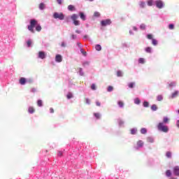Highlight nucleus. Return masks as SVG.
Wrapping results in <instances>:
<instances>
[{"instance_id":"nucleus-1","label":"nucleus","mask_w":179,"mask_h":179,"mask_svg":"<svg viewBox=\"0 0 179 179\" xmlns=\"http://www.w3.org/2000/svg\"><path fill=\"white\" fill-rule=\"evenodd\" d=\"M34 27H36V31H41V25L37 24V20H31L30 24L28 25V30H29L31 33H34Z\"/></svg>"},{"instance_id":"nucleus-2","label":"nucleus","mask_w":179,"mask_h":179,"mask_svg":"<svg viewBox=\"0 0 179 179\" xmlns=\"http://www.w3.org/2000/svg\"><path fill=\"white\" fill-rule=\"evenodd\" d=\"M157 129L160 131L161 132H164L165 134H167L169 132V127L164 124V122H159L158 123Z\"/></svg>"},{"instance_id":"nucleus-3","label":"nucleus","mask_w":179,"mask_h":179,"mask_svg":"<svg viewBox=\"0 0 179 179\" xmlns=\"http://www.w3.org/2000/svg\"><path fill=\"white\" fill-rule=\"evenodd\" d=\"M54 19H59V20H64L65 19V15L62 13H55L53 14Z\"/></svg>"},{"instance_id":"nucleus-4","label":"nucleus","mask_w":179,"mask_h":179,"mask_svg":"<svg viewBox=\"0 0 179 179\" xmlns=\"http://www.w3.org/2000/svg\"><path fill=\"white\" fill-rule=\"evenodd\" d=\"M77 19H78V15L73 14L71 15V20L73 21L75 26H79V24H80V23L79 22V20H77Z\"/></svg>"},{"instance_id":"nucleus-5","label":"nucleus","mask_w":179,"mask_h":179,"mask_svg":"<svg viewBox=\"0 0 179 179\" xmlns=\"http://www.w3.org/2000/svg\"><path fill=\"white\" fill-rule=\"evenodd\" d=\"M101 24L103 27H106V26H110V24H111V20H102L101 22Z\"/></svg>"},{"instance_id":"nucleus-6","label":"nucleus","mask_w":179,"mask_h":179,"mask_svg":"<svg viewBox=\"0 0 179 179\" xmlns=\"http://www.w3.org/2000/svg\"><path fill=\"white\" fill-rule=\"evenodd\" d=\"M47 57V54L45 53L43 51L38 52V58H41V59H44Z\"/></svg>"},{"instance_id":"nucleus-7","label":"nucleus","mask_w":179,"mask_h":179,"mask_svg":"<svg viewBox=\"0 0 179 179\" xmlns=\"http://www.w3.org/2000/svg\"><path fill=\"white\" fill-rule=\"evenodd\" d=\"M156 5H157V8H159V9H162V8H163V1H157Z\"/></svg>"},{"instance_id":"nucleus-8","label":"nucleus","mask_w":179,"mask_h":179,"mask_svg":"<svg viewBox=\"0 0 179 179\" xmlns=\"http://www.w3.org/2000/svg\"><path fill=\"white\" fill-rule=\"evenodd\" d=\"M56 62H62V56L61 55H57L55 57Z\"/></svg>"},{"instance_id":"nucleus-9","label":"nucleus","mask_w":179,"mask_h":179,"mask_svg":"<svg viewBox=\"0 0 179 179\" xmlns=\"http://www.w3.org/2000/svg\"><path fill=\"white\" fill-rule=\"evenodd\" d=\"M173 173L175 176H179V166H176L173 168Z\"/></svg>"},{"instance_id":"nucleus-10","label":"nucleus","mask_w":179,"mask_h":179,"mask_svg":"<svg viewBox=\"0 0 179 179\" xmlns=\"http://www.w3.org/2000/svg\"><path fill=\"white\" fill-rule=\"evenodd\" d=\"M68 10H70L71 12H72L73 10H76V8H75V6L69 5V6H68Z\"/></svg>"},{"instance_id":"nucleus-11","label":"nucleus","mask_w":179,"mask_h":179,"mask_svg":"<svg viewBox=\"0 0 179 179\" xmlns=\"http://www.w3.org/2000/svg\"><path fill=\"white\" fill-rule=\"evenodd\" d=\"M36 109H34L33 108V106H30L28 109V112L29 113V114H33L34 113H35Z\"/></svg>"},{"instance_id":"nucleus-12","label":"nucleus","mask_w":179,"mask_h":179,"mask_svg":"<svg viewBox=\"0 0 179 179\" xmlns=\"http://www.w3.org/2000/svg\"><path fill=\"white\" fill-rule=\"evenodd\" d=\"M45 8V4H44V3H41L39 4V9L41 10H44Z\"/></svg>"},{"instance_id":"nucleus-13","label":"nucleus","mask_w":179,"mask_h":179,"mask_svg":"<svg viewBox=\"0 0 179 179\" xmlns=\"http://www.w3.org/2000/svg\"><path fill=\"white\" fill-rule=\"evenodd\" d=\"M20 83L21 85H26V79L24 78H21L20 79Z\"/></svg>"},{"instance_id":"nucleus-14","label":"nucleus","mask_w":179,"mask_h":179,"mask_svg":"<svg viewBox=\"0 0 179 179\" xmlns=\"http://www.w3.org/2000/svg\"><path fill=\"white\" fill-rule=\"evenodd\" d=\"M80 17L82 20H86V16L83 13H80Z\"/></svg>"},{"instance_id":"nucleus-15","label":"nucleus","mask_w":179,"mask_h":179,"mask_svg":"<svg viewBox=\"0 0 179 179\" xmlns=\"http://www.w3.org/2000/svg\"><path fill=\"white\" fill-rule=\"evenodd\" d=\"M137 145L138 146V148H143V141H138L137 142Z\"/></svg>"},{"instance_id":"nucleus-16","label":"nucleus","mask_w":179,"mask_h":179,"mask_svg":"<svg viewBox=\"0 0 179 179\" xmlns=\"http://www.w3.org/2000/svg\"><path fill=\"white\" fill-rule=\"evenodd\" d=\"M151 110H152V111H156L157 110V106L156 104H153L152 106H151Z\"/></svg>"},{"instance_id":"nucleus-17","label":"nucleus","mask_w":179,"mask_h":179,"mask_svg":"<svg viewBox=\"0 0 179 179\" xmlns=\"http://www.w3.org/2000/svg\"><path fill=\"white\" fill-rule=\"evenodd\" d=\"M95 50H96V51H101V45H96V46H95Z\"/></svg>"},{"instance_id":"nucleus-18","label":"nucleus","mask_w":179,"mask_h":179,"mask_svg":"<svg viewBox=\"0 0 179 179\" xmlns=\"http://www.w3.org/2000/svg\"><path fill=\"white\" fill-rule=\"evenodd\" d=\"M72 97H73V94H72L71 92H69L66 95V98L69 99H72Z\"/></svg>"},{"instance_id":"nucleus-19","label":"nucleus","mask_w":179,"mask_h":179,"mask_svg":"<svg viewBox=\"0 0 179 179\" xmlns=\"http://www.w3.org/2000/svg\"><path fill=\"white\" fill-rule=\"evenodd\" d=\"M148 142H149V143H153V142H155V140L152 138L148 137L147 138Z\"/></svg>"},{"instance_id":"nucleus-20","label":"nucleus","mask_w":179,"mask_h":179,"mask_svg":"<svg viewBox=\"0 0 179 179\" xmlns=\"http://www.w3.org/2000/svg\"><path fill=\"white\" fill-rule=\"evenodd\" d=\"M166 177H171V171L170 170H167L166 171Z\"/></svg>"},{"instance_id":"nucleus-21","label":"nucleus","mask_w":179,"mask_h":179,"mask_svg":"<svg viewBox=\"0 0 179 179\" xmlns=\"http://www.w3.org/2000/svg\"><path fill=\"white\" fill-rule=\"evenodd\" d=\"M178 95V91H176L172 94V99H174V97H177Z\"/></svg>"},{"instance_id":"nucleus-22","label":"nucleus","mask_w":179,"mask_h":179,"mask_svg":"<svg viewBox=\"0 0 179 179\" xmlns=\"http://www.w3.org/2000/svg\"><path fill=\"white\" fill-rule=\"evenodd\" d=\"M169 119L168 118V117H164V119H163V122H164V124H167V123H169Z\"/></svg>"},{"instance_id":"nucleus-23","label":"nucleus","mask_w":179,"mask_h":179,"mask_svg":"<svg viewBox=\"0 0 179 179\" xmlns=\"http://www.w3.org/2000/svg\"><path fill=\"white\" fill-rule=\"evenodd\" d=\"M147 132H148V130L145 128H142L141 129V133L143 134H147Z\"/></svg>"},{"instance_id":"nucleus-24","label":"nucleus","mask_w":179,"mask_h":179,"mask_svg":"<svg viewBox=\"0 0 179 179\" xmlns=\"http://www.w3.org/2000/svg\"><path fill=\"white\" fill-rule=\"evenodd\" d=\"M145 52H148L149 54H150V52H152V48L150 47H148L145 48Z\"/></svg>"},{"instance_id":"nucleus-25","label":"nucleus","mask_w":179,"mask_h":179,"mask_svg":"<svg viewBox=\"0 0 179 179\" xmlns=\"http://www.w3.org/2000/svg\"><path fill=\"white\" fill-rule=\"evenodd\" d=\"M37 104H38V107H42L43 106V101H41L40 99L38 100Z\"/></svg>"},{"instance_id":"nucleus-26","label":"nucleus","mask_w":179,"mask_h":179,"mask_svg":"<svg viewBox=\"0 0 179 179\" xmlns=\"http://www.w3.org/2000/svg\"><path fill=\"white\" fill-rule=\"evenodd\" d=\"M157 100L158 101H162V100H163V96L162 95H158L157 97Z\"/></svg>"},{"instance_id":"nucleus-27","label":"nucleus","mask_w":179,"mask_h":179,"mask_svg":"<svg viewBox=\"0 0 179 179\" xmlns=\"http://www.w3.org/2000/svg\"><path fill=\"white\" fill-rule=\"evenodd\" d=\"M135 85V83H129V84H128V86H129V87L130 88V89H132V88H134V85Z\"/></svg>"},{"instance_id":"nucleus-28","label":"nucleus","mask_w":179,"mask_h":179,"mask_svg":"<svg viewBox=\"0 0 179 179\" xmlns=\"http://www.w3.org/2000/svg\"><path fill=\"white\" fill-rule=\"evenodd\" d=\"M134 103H135V104H141V100L138 98H136L134 100Z\"/></svg>"},{"instance_id":"nucleus-29","label":"nucleus","mask_w":179,"mask_h":179,"mask_svg":"<svg viewBox=\"0 0 179 179\" xmlns=\"http://www.w3.org/2000/svg\"><path fill=\"white\" fill-rule=\"evenodd\" d=\"M166 157H168L169 159L171 158V152H166Z\"/></svg>"},{"instance_id":"nucleus-30","label":"nucleus","mask_w":179,"mask_h":179,"mask_svg":"<svg viewBox=\"0 0 179 179\" xmlns=\"http://www.w3.org/2000/svg\"><path fill=\"white\" fill-rule=\"evenodd\" d=\"M152 44L153 45H156L157 44V41L156 39H155V38H152Z\"/></svg>"},{"instance_id":"nucleus-31","label":"nucleus","mask_w":179,"mask_h":179,"mask_svg":"<svg viewBox=\"0 0 179 179\" xmlns=\"http://www.w3.org/2000/svg\"><path fill=\"white\" fill-rule=\"evenodd\" d=\"M117 104L119 107H124V102H122V101H119Z\"/></svg>"},{"instance_id":"nucleus-32","label":"nucleus","mask_w":179,"mask_h":179,"mask_svg":"<svg viewBox=\"0 0 179 179\" xmlns=\"http://www.w3.org/2000/svg\"><path fill=\"white\" fill-rule=\"evenodd\" d=\"M94 115L96 120H100V113H94Z\"/></svg>"},{"instance_id":"nucleus-33","label":"nucleus","mask_w":179,"mask_h":179,"mask_svg":"<svg viewBox=\"0 0 179 179\" xmlns=\"http://www.w3.org/2000/svg\"><path fill=\"white\" fill-rule=\"evenodd\" d=\"M138 62H139V64H145V59H143V58H140V59H138Z\"/></svg>"},{"instance_id":"nucleus-34","label":"nucleus","mask_w":179,"mask_h":179,"mask_svg":"<svg viewBox=\"0 0 179 179\" xmlns=\"http://www.w3.org/2000/svg\"><path fill=\"white\" fill-rule=\"evenodd\" d=\"M117 76H118V77L122 76V71H117Z\"/></svg>"},{"instance_id":"nucleus-35","label":"nucleus","mask_w":179,"mask_h":179,"mask_svg":"<svg viewBox=\"0 0 179 179\" xmlns=\"http://www.w3.org/2000/svg\"><path fill=\"white\" fill-rule=\"evenodd\" d=\"M114 90V87L113 86L110 85L108 87V92H113Z\"/></svg>"},{"instance_id":"nucleus-36","label":"nucleus","mask_w":179,"mask_h":179,"mask_svg":"<svg viewBox=\"0 0 179 179\" xmlns=\"http://www.w3.org/2000/svg\"><path fill=\"white\" fill-rule=\"evenodd\" d=\"M140 28L141 29V30H145L146 29V25L142 24L140 25Z\"/></svg>"},{"instance_id":"nucleus-37","label":"nucleus","mask_w":179,"mask_h":179,"mask_svg":"<svg viewBox=\"0 0 179 179\" xmlns=\"http://www.w3.org/2000/svg\"><path fill=\"white\" fill-rule=\"evenodd\" d=\"M27 47H31V40H28L27 41Z\"/></svg>"},{"instance_id":"nucleus-38","label":"nucleus","mask_w":179,"mask_h":179,"mask_svg":"<svg viewBox=\"0 0 179 179\" xmlns=\"http://www.w3.org/2000/svg\"><path fill=\"white\" fill-rule=\"evenodd\" d=\"M131 135H135V134H136V129H131Z\"/></svg>"},{"instance_id":"nucleus-39","label":"nucleus","mask_w":179,"mask_h":179,"mask_svg":"<svg viewBox=\"0 0 179 179\" xmlns=\"http://www.w3.org/2000/svg\"><path fill=\"white\" fill-rule=\"evenodd\" d=\"M148 6H152L153 5V1L149 0L148 1Z\"/></svg>"},{"instance_id":"nucleus-40","label":"nucleus","mask_w":179,"mask_h":179,"mask_svg":"<svg viewBox=\"0 0 179 179\" xmlns=\"http://www.w3.org/2000/svg\"><path fill=\"white\" fill-rule=\"evenodd\" d=\"M148 40H153V36L152 34L147 35Z\"/></svg>"},{"instance_id":"nucleus-41","label":"nucleus","mask_w":179,"mask_h":179,"mask_svg":"<svg viewBox=\"0 0 179 179\" xmlns=\"http://www.w3.org/2000/svg\"><path fill=\"white\" fill-rule=\"evenodd\" d=\"M94 16H95V17H100V13H99V12H95V13H94Z\"/></svg>"},{"instance_id":"nucleus-42","label":"nucleus","mask_w":179,"mask_h":179,"mask_svg":"<svg viewBox=\"0 0 179 179\" xmlns=\"http://www.w3.org/2000/svg\"><path fill=\"white\" fill-rule=\"evenodd\" d=\"M143 107H149V102L144 101L143 102Z\"/></svg>"},{"instance_id":"nucleus-43","label":"nucleus","mask_w":179,"mask_h":179,"mask_svg":"<svg viewBox=\"0 0 179 179\" xmlns=\"http://www.w3.org/2000/svg\"><path fill=\"white\" fill-rule=\"evenodd\" d=\"M169 29H170V30H173V29H174V24H170L169 25Z\"/></svg>"},{"instance_id":"nucleus-44","label":"nucleus","mask_w":179,"mask_h":179,"mask_svg":"<svg viewBox=\"0 0 179 179\" xmlns=\"http://www.w3.org/2000/svg\"><path fill=\"white\" fill-rule=\"evenodd\" d=\"M92 90H96V84H92L91 85Z\"/></svg>"},{"instance_id":"nucleus-45","label":"nucleus","mask_w":179,"mask_h":179,"mask_svg":"<svg viewBox=\"0 0 179 179\" xmlns=\"http://www.w3.org/2000/svg\"><path fill=\"white\" fill-rule=\"evenodd\" d=\"M140 6H141V8H145V2L141 1L140 3Z\"/></svg>"},{"instance_id":"nucleus-46","label":"nucleus","mask_w":179,"mask_h":179,"mask_svg":"<svg viewBox=\"0 0 179 179\" xmlns=\"http://www.w3.org/2000/svg\"><path fill=\"white\" fill-rule=\"evenodd\" d=\"M85 103L86 104H90V99L85 98Z\"/></svg>"},{"instance_id":"nucleus-47","label":"nucleus","mask_w":179,"mask_h":179,"mask_svg":"<svg viewBox=\"0 0 179 179\" xmlns=\"http://www.w3.org/2000/svg\"><path fill=\"white\" fill-rule=\"evenodd\" d=\"M57 156H59V157H62V152L58 151V152H57Z\"/></svg>"},{"instance_id":"nucleus-48","label":"nucleus","mask_w":179,"mask_h":179,"mask_svg":"<svg viewBox=\"0 0 179 179\" xmlns=\"http://www.w3.org/2000/svg\"><path fill=\"white\" fill-rule=\"evenodd\" d=\"M31 92H32V93H36V92H37V89L31 88Z\"/></svg>"},{"instance_id":"nucleus-49","label":"nucleus","mask_w":179,"mask_h":179,"mask_svg":"<svg viewBox=\"0 0 179 179\" xmlns=\"http://www.w3.org/2000/svg\"><path fill=\"white\" fill-rule=\"evenodd\" d=\"M96 104L97 107H100V106H101V103H100V101H96Z\"/></svg>"},{"instance_id":"nucleus-50","label":"nucleus","mask_w":179,"mask_h":179,"mask_svg":"<svg viewBox=\"0 0 179 179\" xmlns=\"http://www.w3.org/2000/svg\"><path fill=\"white\" fill-rule=\"evenodd\" d=\"M57 3H59V5H62V0H56Z\"/></svg>"},{"instance_id":"nucleus-51","label":"nucleus","mask_w":179,"mask_h":179,"mask_svg":"<svg viewBox=\"0 0 179 179\" xmlns=\"http://www.w3.org/2000/svg\"><path fill=\"white\" fill-rule=\"evenodd\" d=\"M80 51H81L82 54H83V55L86 56L87 52H83V49H81Z\"/></svg>"},{"instance_id":"nucleus-52","label":"nucleus","mask_w":179,"mask_h":179,"mask_svg":"<svg viewBox=\"0 0 179 179\" xmlns=\"http://www.w3.org/2000/svg\"><path fill=\"white\" fill-rule=\"evenodd\" d=\"M61 45H62V47H66L65 42H62Z\"/></svg>"},{"instance_id":"nucleus-53","label":"nucleus","mask_w":179,"mask_h":179,"mask_svg":"<svg viewBox=\"0 0 179 179\" xmlns=\"http://www.w3.org/2000/svg\"><path fill=\"white\" fill-rule=\"evenodd\" d=\"M50 113L52 114V113H54V108H50Z\"/></svg>"},{"instance_id":"nucleus-54","label":"nucleus","mask_w":179,"mask_h":179,"mask_svg":"<svg viewBox=\"0 0 179 179\" xmlns=\"http://www.w3.org/2000/svg\"><path fill=\"white\" fill-rule=\"evenodd\" d=\"M72 38L73 40H75V38H76V35H72Z\"/></svg>"},{"instance_id":"nucleus-55","label":"nucleus","mask_w":179,"mask_h":179,"mask_svg":"<svg viewBox=\"0 0 179 179\" xmlns=\"http://www.w3.org/2000/svg\"><path fill=\"white\" fill-rule=\"evenodd\" d=\"M84 66H86V65H89V62H86L83 64Z\"/></svg>"},{"instance_id":"nucleus-56","label":"nucleus","mask_w":179,"mask_h":179,"mask_svg":"<svg viewBox=\"0 0 179 179\" xmlns=\"http://www.w3.org/2000/svg\"><path fill=\"white\" fill-rule=\"evenodd\" d=\"M177 127L179 128V120H178L177 123H176Z\"/></svg>"},{"instance_id":"nucleus-57","label":"nucleus","mask_w":179,"mask_h":179,"mask_svg":"<svg viewBox=\"0 0 179 179\" xmlns=\"http://www.w3.org/2000/svg\"><path fill=\"white\" fill-rule=\"evenodd\" d=\"M76 33H78L79 34H80V31L76 30Z\"/></svg>"},{"instance_id":"nucleus-58","label":"nucleus","mask_w":179,"mask_h":179,"mask_svg":"<svg viewBox=\"0 0 179 179\" xmlns=\"http://www.w3.org/2000/svg\"><path fill=\"white\" fill-rule=\"evenodd\" d=\"M133 29H134V30H136V31L138 30V29H136V27H134Z\"/></svg>"},{"instance_id":"nucleus-59","label":"nucleus","mask_w":179,"mask_h":179,"mask_svg":"<svg viewBox=\"0 0 179 179\" xmlns=\"http://www.w3.org/2000/svg\"><path fill=\"white\" fill-rule=\"evenodd\" d=\"M87 38V36H84V38Z\"/></svg>"},{"instance_id":"nucleus-60","label":"nucleus","mask_w":179,"mask_h":179,"mask_svg":"<svg viewBox=\"0 0 179 179\" xmlns=\"http://www.w3.org/2000/svg\"><path fill=\"white\" fill-rule=\"evenodd\" d=\"M91 2H92L93 0H90Z\"/></svg>"},{"instance_id":"nucleus-61","label":"nucleus","mask_w":179,"mask_h":179,"mask_svg":"<svg viewBox=\"0 0 179 179\" xmlns=\"http://www.w3.org/2000/svg\"><path fill=\"white\" fill-rule=\"evenodd\" d=\"M122 124V123L120 122V124Z\"/></svg>"}]
</instances>
